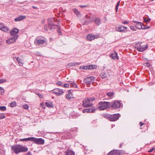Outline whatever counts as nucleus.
Wrapping results in <instances>:
<instances>
[{"label": "nucleus", "instance_id": "f257e3e1", "mask_svg": "<svg viewBox=\"0 0 155 155\" xmlns=\"http://www.w3.org/2000/svg\"><path fill=\"white\" fill-rule=\"evenodd\" d=\"M11 148V150H13L16 153L21 152H26L28 150L26 147L20 145H13Z\"/></svg>", "mask_w": 155, "mask_h": 155}, {"label": "nucleus", "instance_id": "f03ea898", "mask_svg": "<svg viewBox=\"0 0 155 155\" xmlns=\"http://www.w3.org/2000/svg\"><path fill=\"white\" fill-rule=\"evenodd\" d=\"M94 97L85 98L82 101V106L85 107H90L93 106V104L91 102L94 101Z\"/></svg>", "mask_w": 155, "mask_h": 155}, {"label": "nucleus", "instance_id": "7ed1b4c3", "mask_svg": "<svg viewBox=\"0 0 155 155\" xmlns=\"http://www.w3.org/2000/svg\"><path fill=\"white\" fill-rule=\"evenodd\" d=\"M98 108L100 110H103L109 107L110 106V103L107 102H99Z\"/></svg>", "mask_w": 155, "mask_h": 155}, {"label": "nucleus", "instance_id": "20e7f679", "mask_svg": "<svg viewBox=\"0 0 155 155\" xmlns=\"http://www.w3.org/2000/svg\"><path fill=\"white\" fill-rule=\"evenodd\" d=\"M46 39L44 37L41 36L36 37L34 41L35 44V45H41L44 44L45 42Z\"/></svg>", "mask_w": 155, "mask_h": 155}, {"label": "nucleus", "instance_id": "39448f33", "mask_svg": "<svg viewBox=\"0 0 155 155\" xmlns=\"http://www.w3.org/2000/svg\"><path fill=\"white\" fill-rule=\"evenodd\" d=\"M31 141L37 144L42 145L45 143L44 140L41 138L32 137Z\"/></svg>", "mask_w": 155, "mask_h": 155}, {"label": "nucleus", "instance_id": "423d86ee", "mask_svg": "<svg viewBox=\"0 0 155 155\" xmlns=\"http://www.w3.org/2000/svg\"><path fill=\"white\" fill-rule=\"evenodd\" d=\"M120 116V115L118 114H115L113 115H108L107 117L110 121H114L118 120Z\"/></svg>", "mask_w": 155, "mask_h": 155}, {"label": "nucleus", "instance_id": "0eeeda50", "mask_svg": "<svg viewBox=\"0 0 155 155\" xmlns=\"http://www.w3.org/2000/svg\"><path fill=\"white\" fill-rule=\"evenodd\" d=\"M18 37V35H15L14 37H12L11 38L7 39L6 41V43L8 44H11L15 42Z\"/></svg>", "mask_w": 155, "mask_h": 155}, {"label": "nucleus", "instance_id": "6e6552de", "mask_svg": "<svg viewBox=\"0 0 155 155\" xmlns=\"http://www.w3.org/2000/svg\"><path fill=\"white\" fill-rule=\"evenodd\" d=\"M121 106V104L120 101H115L112 103L111 107L113 109H117L120 108Z\"/></svg>", "mask_w": 155, "mask_h": 155}, {"label": "nucleus", "instance_id": "1a4fd4ad", "mask_svg": "<svg viewBox=\"0 0 155 155\" xmlns=\"http://www.w3.org/2000/svg\"><path fill=\"white\" fill-rule=\"evenodd\" d=\"M54 19H48V26L50 29L55 28L56 25H54L53 22Z\"/></svg>", "mask_w": 155, "mask_h": 155}, {"label": "nucleus", "instance_id": "9d476101", "mask_svg": "<svg viewBox=\"0 0 155 155\" xmlns=\"http://www.w3.org/2000/svg\"><path fill=\"white\" fill-rule=\"evenodd\" d=\"M16 60L19 65L20 66H23L24 62L22 58V57L21 56L18 57L16 58Z\"/></svg>", "mask_w": 155, "mask_h": 155}, {"label": "nucleus", "instance_id": "9b49d317", "mask_svg": "<svg viewBox=\"0 0 155 155\" xmlns=\"http://www.w3.org/2000/svg\"><path fill=\"white\" fill-rule=\"evenodd\" d=\"M53 92L57 96H59L62 94L64 92L62 89L58 88H55L53 90Z\"/></svg>", "mask_w": 155, "mask_h": 155}, {"label": "nucleus", "instance_id": "f8f14e48", "mask_svg": "<svg viewBox=\"0 0 155 155\" xmlns=\"http://www.w3.org/2000/svg\"><path fill=\"white\" fill-rule=\"evenodd\" d=\"M127 28L122 25H120L116 27V30L120 32L124 31L126 30Z\"/></svg>", "mask_w": 155, "mask_h": 155}, {"label": "nucleus", "instance_id": "ddd939ff", "mask_svg": "<svg viewBox=\"0 0 155 155\" xmlns=\"http://www.w3.org/2000/svg\"><path fill=\"white\" fill-rule=\"evenodd\" d=\"M19 30L15 28H13L10 32V34L12 35H16L18 33Z\"/></svg>", "mask_w": 155, "mask_h": 155}, {"label": "nucleus", "instance_id": "4468645a", "mask_svg": "<svg viewBox=\"0 0 155 155\" xmlns=\"http://www.w3.org/2000/svg\"><path fill=\"white\" fill-rule=\"evenodd\" d=\"M147 45H146L145 46L141 45L140 46V48L138 47H137V50L139 51H143L147 49Z\"/></svg>", "mask_w": 155, "mask_h": 155}, {"label": "nucleus", "instance_id": "2eb2a0df", "mask_svg": "<svg viewBox=\"0 0 155 155\" xmlns=\"http://www.w3.org/2000/svg\"><path fill=\"white\" fill-rule=\"evenodd\" d=\"M26 18L25 16L20 15L18 17L15 19L14 20L15 21H21Z\"/></svg>", "mask_w": 155, "mask_h": 155}, {"label": "nucleus", "instance_id": "dca6fc26", "mask_svg": "<svg viewBox=\"0 0 155 155\" xmlns=\"http://www.w3.org/2000/svg\"><path fill=\"white\" fill-rule=\"evenodd\" d=\"M87 40L91 41L94 39L95 38V37L94 35H93L91 34H89L87 36Z\"/></svg>", "mask_w": 155, "mask_h": 155}, {"label": "nucleus", "instance_id": "f3484780", "mask_svg": "<svg viewBox=\"0 0 155 155\" xmlns=\"http://www.w3.org/2000/svg\"><path fill=\"white\" fill-rule=\"evenodd\" d=\"M95 110V109L93 107L89 109H84L83 112L84 113H92Z\"/></svg>", "mask_w": 155, "mask_h": 155}, {"label": "nucleus", "instance_id": "a211bd4d", "mask_svg": "<svg viewBox=\"0 0 155 155\" xmlns=\"http://www.w3.org/2000/svg\"><path fill=\"white\" fill-rule=\"evenodd\" d=\"M134 22L137 23V25L136 26L137 28L140 29L142 28H142V24L141 22L136 21H134Z\"/></svg>", "mask_w": 155, "mask_h": 155}, {"label": "nucleus", "instance_id": "6ab92c4d", "mask_svg": "<svg viewBox=\"0 0 155 155\" xmlns=\"http://www.w3.org/2000/svg\"><path fill=\"white\" fill-rule=\"evenodd\" d=\"M95 24L97 25H99L101 23V20L99 18H95L94 19Z\"/></svg>", "mask_w": 155, "mask_h": 155}, {"label": "nucleus", "instance_id": "aec40b11", "mask_svg": "<svg viewBox=\"0 0 155 155\" xmlns=\"http://www.w3.org/2000/svg\"><path fill=\"white\" fill-rule=\"evenodd\" d=\"M68 93V94L67 95L66 97L67 99L70 100L73 98L72 97L73 95L70 92V91H69Z\"/></svg>", "mask_w": 155, "mask_h": 155}, {"label": "nucleus", "instance_id": "412c9836", "mask_svg": "<svg viewBox=\"0 0 155 155\" xmlns=\"http://www.w3.org/2000/svg\"><path fill=\"white\" fill-rule=\"evenodd\" d=\"M111 56L113 59H118L117 54L116 52H114L113 53L111 54Z\"/></svg>", "mask_w": 155, "mask_h": 155}, {"label": "nucleus", "instance_id": "4be33fe9", "mask_svg": "<svg viewBox=\"0 0 155 155\" xmlns=\"http://www.w3.org/2000/svg\"><path fill=\"white\" fill-rule=\"evenodd\" d=\"M65 153L66 155H74V152L69 149L67 150Z\"/></svg>", "mask_w": 155, "mask_h": 155}, {"label": "nucleus", "instance_id": "5701e85b", "mask_svg": "<svg viewBox=\"0 0 155 155\" xmlns=\"http://www.w3.org/2000/svg\"><path fill=\"white\" fill-rule=\"evenodd\" d=\"M1 30L4 32L8 33L9 30V29L8 28L4 25Z\"/></svg>", "mask_w": 155, "mask_h": 155}, {"label": "nucleus", "instance_id": "b1692460", "mask_svg": "<svg viewBox=\"0 0 155 155\" xmlns=\"http://www.w3.org/2000/svg\"><path fill=\"white\" fill-rule=\"evenodd\" d=\"M45 104L46 106L48 107H53L52 103L51 101L46 102Z\"/></svg>", "mask_w": 155, "mask_h": 155}, {"label": "nucleus", "instance_id": "393cba45", "mask_svg": "<svg viewBox=\"0 0 155 155\" xmlns=\"http://www.w3.org/2000/svg\"><path fill=\"white\" fill-rule=\"evenodd\" d=\"M68 82L70 84V85L72 87L77 88V85L76 84L74 81H69Z\"/></svg>", "mask_w": 155, "mask_h": 155}, {"label": "nucleus", "instance_id": "a878e982", "mask_svg": "<svg viewBox=\"0 0 155 155\" xmlns=\"http://www.w3.org/2000/svg\"><path fill=\"white\" fill-rule=\"evenodd\" d=\"M100 76L102 78H106L107 75L105 72H102L100 74Z\"/></svg>", "mask_w": 155, "mask_h": 155}, {"label": "nucleus", "instance_id": "bb28decb", "mask_svg": "<svg viewBox=\"0 0 155 155\" xmlns=\"http://www.w3.org/2000/svg\"><path fill=\"white\" fill-rule=\"evenodd\" d=\"M114 94L113 92H110L107 93L106 94L110 98H112L113 97Z\"/></svg>", "mask_w": 155, "mask_h": 155}, {"label": "nucleus", "instance_id": "cd10ccee", "mask_svg": "<svg viewBox=\"0 0 155 155\" xmlns=\"http://www.w3.org/2000/svg\"><path fill=\"white\" fill-rule=\"evenodd\" d=\"M32 137H29L28 138L21 139L20 140L21 141H31Z\"/></svg>", "mask_w": 155, "mask_h": 155}, {"label": "nucleus", "instance_id": "c85d7f7f", "mask_svg": "<svg viewBox=\"0 0 155 155\" xmlns=\"http://www.w3.org/2000/svg\"><path fill=\"white\" fill-rule=\"evenodd\" d=\"M84 81L85 83H87L88 84H90V83L91 82L90 79L88 77L86 78L84 80Z\"/></svg>", "mask_w": 155, "mask_h": 155}, {"label": "nucleus", "instance_id": "c756f323", "mask_svg": "<svg viewBox=\"0 0 155 155\" xmlns=\"http://www.w3.org/2000/svg\"><path fill=\"white\" fill-rule=\"evenodd\" d=\"M16 106V103L15 101H13L10 104V106L11 107H14Z\"/></svg>", "mask_w": 155, "mask_h": 155}, {"label": "nucleus", "instance_id": "7c9ffc66", "mask_svg": "<svg viewBox=\"0 0 155 155\" xmlns=\"http://www.w3.org/2000/svg\"><path fill=\"white\" fill-rule=\"evenodd\" d=\"M114 155H120V152L119 150H114Z\"/></svg>", "mask_w": 155, "mask_h": 155}, {"label": "nucleus", "instance_id": "2f4dec72", "mask_svg": "<svg viewBox=\"0 0 155 155\" xmlns=\"http://www.w3.org/2000/svg\"><path fill=\"white\" fill-rule=\"evenodd\" d=\"M0 94L2 95H3L4 94L5 91L3 88L0 87Z\"/></svg>", "mask_w": 155, "mask_h": 155}, {"label": "nucleus", "instance_id": "473e14b6", "mask_svg": "<svg viewBox=\"0 0 155 155\" xmlns=\"http://www.w3.org/2000/svg\"><path fill=\"white\" fill-rule=\"evenodd\" d=\"M150 18H144V21L146 22V23H148L150 21Z\"/></svg>", "mask_w": 155, "mask_h": 155}, {"label": "nucleus", "instance_id": "72a5a7b5", "mask_svg": "<svg viewBox=\"0 0 155 155\" xmlns=\"http://www.w3.org/2000/svg\"><path fill=\"white\" fill-rule=\"evenodd\" d=\"M6 109V107L5 106H0V110L2 111H5Z\"/></svg>", "mask_w": 155, "mask_h": 155}, {"label": "nucleus", "instance_id": "f704fd0d", "mask_svg": "<svg viewBox=\"0 0 155 155\" xmlns=\"http://www.w3.org/2000/svg\"><path fill=\"white\" fill-rule=\"evenodd\" d=\"M96 66L95 65H90L89 66L88 68L90 69H95V68H96Z\"/></svg>", "mask_w": 155, "mask_h": 155}, {"label": "nucleus", "instance_id": "c9c22d12", "mask_svg": "<svg viewBox=\"0 0 155 155\" xmlns=\"http://www.w3.org/2000/svg\"><path fill=\"white\" fill-rule=\"evenodd\" d=\"M142 44V42H139L137 43L136 45H135V48H136L137 50V47H138L140 48V46L141 45V44Z\"/></svg>", "mask_w": 155, "mask_h": 155}, {"label": "nucleus", "instance_id": "e433bc0d", "mask_svg": "<svg viewBox=\"0 0 155 155\" xmlns=\"http://www.w3.org/2000/svg\"><path fill=\"white\" fill-rule=\"evenodd\" d=\"M73 11L76 14L78 15L79 16L80 15V13L78 11V10L76 9H73Z\"/></svg>", "mask_w": 155, "mask_h": 155}, {"label": "nucleus", "instance_id": "4c0bfd02", "mask_svg": "<svg viewBox=\"0 0 155 155\" xmlns=\"http://www.w3.org/2000/svg\"><path fill=\"white\" fill-rule=\"evenodd\" d=\"M120 1H119L117 4V5H116V8H115V9H116V12H117V11L118 6L120 4Z\"/></svg>", "mask_w": 155, "mask_h": 155}, {"label": "nucleus", "instance_id": "58836bf2", "mask_svg": "<svg viewBox=\"0 0 155 155\" xmlns=\"http://www.w3.org/2000/svg\"><path fill=\"white\" fill-rule=\"evenodd\" d=\"M7 80L6 79H0V84L5 82Z\"/></svg>", "mask_w": 155, "mask_h": 155}, {"label": "nucleus", "instance_id": "ea45409f", "mask_svg": "<svg viewBox=\"0 0 155 155\" xmlns=\"http://www.w3.org/2000/svg\"><path fill=\"white\" fill-rule=\"evenodd\" d=\"M114 150L111 151L108 153L107 155H114Z\"/></svg>", "mask_w": 155, "mask_h": 155}, {"label": "nucleus", "instance_id": "a19ab883", "mask_svg": "<svg viewBox=\"0 0 155 155\" xmlns=\"http://www.w3.org/2000/svg\"><path fill=\"white\" fill-rule=\"evenodd\" d=\"M23 107L24 109H28L29 108V106L27 104L23 105Z\"/></svg>", "mask_w": 155, "mask_h": 155}, {"label": "nucleus", "instance_id": "79ce46f5", "mask_svg": "<svg viewBox=\"0 0 155 155\" xmlns=\"http://www.w3.org/2000/svg\"><path fill=\"white\" fill-rule=\"evenodd\" d=\"M5 115L2 114L0 116V119H4L5 118Z\"/></svg>", "mask_w": 155, "mask_h": 155}, {"label": "nucleus", "instance_id": "37998d69", "mask_svg": "<svg viewBox=\"0 0 155 155\" xmlns=\"http://www.w3.org/2000/svg\"><path fill=\"white\" fill-rule=\"evenodd\" d=\"M57 84L59 86H61L62 87L63 86V85H62V83L61 82L59 81L57 83Z\"/></svg>", "mask_w": 155, "mask_h": 155}, {"label": "nucleus", "instance_id": "c03bdc74", "mask_svg": "<svg viewBox=\"0 0 155 155\" xmlns=\"http://www.w3.org/2000/svg\"><path fill=\"white\" fill-rule=\"evenodd\" d=\"M63 86L64 87H69V85L67 84H64Z\"/></svg>", "mask_w": 155, "mask_h": 155}, {"label": "nucleus", "instance_id": "a18cd8bd", "mask_svg": "<svg viewBox=\"0 0 155 155\" xmlns=\"http://www.w3.org/2000/svg\"><path fill=\"white\" fill-rule=\"evenodd\" d=\"M36 94L40 98H42L43 97V96L42 95H41L40 94Z\"/></svg>", "mask_w": 155, "mask_h": 155}, {"label": "nucleus", "instance_id": "49530a36", "mask_svg": "<svg viewBox=\"0 0 155 155\" xmlns=\"http://www.w3.org/2000/svg\"><path fill=\"white\" fill-rule=\"evenodd\" d=\"M155 149V147H153L149 151V152H151L153 151V150Z\"/></svg>", "mask_w": 155, "mask_h": 155}, {"label": "nucleus", "instance_id": "de8ad7c7", "mask_svg": "<svg viewBox=\"0 0 155 155\" xmlns=\"http://www.w3.org/2000/svg\"><path fill=\"white\" fill-rule=\"evenodd\" d=\"M145 64L146 66H147L148 67H150V65L149 63H146Z\"/></svg>", "mask_w": 155, "mask_h": 155}, {"label": "nucleus", "instance_id": "09e8293b", "mask_svg": "<svg viewBox=\"0 0 155 155\" xmlns=\"http://www.w3.org/2000/svg\"><path fill=\"white\" fill-rule=\"evenodd\" d=\"M130 28L133 31L135 30L134 27L133 26H131L130 27Z\"/></svg>", "mask_w": 155, "mask_h": 155}, {"label": "nucleus", "instance_id": "8fccbe9b", "mask_svg": "<svg viewBox=\"0 0 155 155\" xmlns=\"http://www.w3.org/2000/svg\"><path fill=\"white\" fill-rule=\"evenodd\" d=\"M4 25L2 23H0V29L1 30Z\"/></svg>", "mask_w": 155, "mask_h": 155}, {"label": "nucleus", "instance_id": "3c124183", "mask_svg": "<svg viewBox=\"0 0 155 155\" xmlns=\"http://www.w3.org/2000/svg\"><path fill=\"white\" fill-rule=\"evenodd\" d=\"M58 34L59 35H61V31H60V30L59 29H58Z\"/></svg>", "mask_w": 155, "mask_h": 155}, {"label": "nucleus", "instance_id": "603ef678", "mask_svg": "<svg viewBox=\"0 0 155 155\" xmlns=\"http://www.w3.org/2000/svg\"><path fill=\"white\" fill-rule=\"evenodd\" d=\"M90 79V80L91 81V82H92L93 79L94 78L93 77H88Z\"/></svg>", "mask_w": 155, "mask_h": 155}, {"label": "nucleus", "instance_id": "864d4df0", "mask_svg": "<svg viewBox=\"0 0 155 155\" xmlns=\"http://www.w3.org/2000/svg\"><path fill=\"white\" fill-rule=\"evenodd\" d=\"M128 22L127 21H125L123 22V24H128Z\"/></svg>", "mask_w": 155, "mask_h": 155}, {"label": "nucleus", "instance_id": "5fc2aeb1", "mask_svg": "<svg viewBox=\"0 0 155 155\" xmlns=\"http://www.w3.org/2000/svg\"><path fill=\"white\" fill-rule=\"evenodd\" d=\"M26 155H32L31 153L30 152H28L26 154Z\"/></svg>", "mask_w": 155, "mask_h": 155}, {"label": "nucleus", "instance_id": "6e6d98bb", "mask_svg": "<svg viewBox=\"0 0 155 155\" xmlns=\"http://www.w3.org/2000/svg\"><path fill=\"white\" fill-rule=\"evenodd\" d=\"M87 66H84L82 68L83 69H87Z\"/></svg>", "mask_w": 155, "mask_h": 155}, {"label": "nucleus", "instance_id": "4d7b16f0", "mask_svg": "<svg viewBox=\"0 0 155 155\" xmlns=\"http://www.w3.org/2000/svg\"><path fill=\"white\" fill-rule=\"evenodd\" d=\"M150 28V27H148V26H147L146 27H145L144 28H143V29H149Z\"/></svg>", "mask_w": 155, "mask_h": 155}, {"label": "nucleus", "instance_id": "13d9d810", "mask_svg": "<svg viewBox=\"0 0 155 155\" xmlns=\"http://www.w3.org/2000/svg\"><path fill=\"white\" fill-rule=\"evenodd\" d=\"M124 144V143H121L120 144V146H119L120 148H121L122 147V144Z\"/></svg>", "mask_w": 155, "mask_h": 155}, {"label": "nucleus", "instance_id": "bf43d9fd", "mask_svg": "<svg viewBox=\"0 0 155 155\" xmlns=\"http://www.w3.org/2000/svg\"><path fill=\"white\" fill-rule=\"evenodd\" d=\"M80 6L81 7V8H83L84 7H86V6L85 5H80Z\"/></svg>", "mask_w": 155, "mask_h": 155}, {"label": "nucleus", "instance_id": "052dcab7", "mask_svg": "<svg viewBox=\"0 0 155 155\" xmlns=\"http://www.w3.org/2000/svg\"><path fill=\"white\" fill-rule=\"evenodd\" d=\"M140 125H141V126H142L143 125V123H142V122H140Z\"/></svg>", "mask_w": 155, "mask_h": 155}, {"label": "nucleus", "instance_id": "680f3d73", "mask_svg": "<svg viewBox=\"0 0 155 155\" xmlns=\"http://www.w3.org/2000/svg\"><path fill=\"white\" fill-rule=\"evenodd\" d=\"M33 8H37V7L35 6H33Z\"/></svg>", "mask_w": 155, "mask_h": 155}, {"label": "nucleus", "instance_id": "e2e57ef3", "mask_svg": "<svg viewBox=\"0 0 155 155\" xmlns=\"http://www.w3.org/2000/svg\"><path fill=\"white\" fill-rule=\"evenodd\" d=\"M45 29L46 30H47V28H45Z\"/></svg>", "mask_w": 155, "mask_h": 155}, {"label": "nucleus", "instance_id": "0e129e2a", "mask_svg": "<svg viewBox=\"0 0 155 155\" xmlns=\"http://www.w3.org/2000/svg\"><path fill=\"white\" fill-rule=\"evenodd\" d=\"M45 29L46 30H47V28H45Z\"/></svg>", "mask_w": 155, "mask_h": 155}, {"label": "nucleus", "instance_id": "69168bd1", "mask_svg": "<svg viewBox=\"0 0 155 155\" xmlns=\"http://www.w3.org/2000/svg\"><path fill=\"white\" fill-rule=\"evenodd\" d=\"M152 1H154V0H151Z\"/></svg>", "mask_w": 155, "mask_h": 155}]
</instances>
